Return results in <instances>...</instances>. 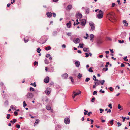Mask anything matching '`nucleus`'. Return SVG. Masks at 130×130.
<instances>
[{
	"mask_svg": "<svg viewBox=\"0 0 130 130\" xmlns=\"http://www.w3.org/2000/svg\"><path fill=\"white\" fill-rule=\"evenodd\" d=\"M107 17L111 21H115L116 20L115 14L113 12H111L107 14Z\"/></svg>",
	"mask_w": 130,
	"mask_h": 130,
	"instance_id": "nucleus-1",
	"label": "nucleus"
},
{
	"mask_svg": "<svg viewBox=\"0 0 130 130\" xmlns=\"http://www.w3.org/2000/svg\"><path fill=\"white\" fill-rule=\"evenodd\" d=\"M103 15V12L101 10H100L97 13L96 17L98 19L102 18Z\"/></svg>",
	"mask_w": 130,
	"mask_h": 130,
	"instance_id": "nucleus-2",
	"label": "nucleus"
},
{
	"mask_svg": "<svg viewBox=\"0 0 130 130\" xmlns=\"http://www.w3.org/2000/svg\"><path fill=\"white\" fill-rule=\"evenodd\" d=\"M89 25L91 28L92 30H94L95 29V24L94 23L92 22H91L89 23Z\"/></svg>",
	"mask_w": 130,
	"mask_h": 130,
	"instance_id": "nucleus-3",
	"label": "nucleus"
},
{
	"mask_svg": "<svg viewBox=\"0 0 130 130\" xmlns=\"http://www.w3.org/2000/svg\"><path fill=\"white\" fill-rule=\"evenodd\" d=\"M33 96L34 95L32 93L30 92H28L26 95V96L28 98L31 99L32 98Z\"/></svg>",
	"mask_w": 130,
	"mask_h": 130,
	"instance_id": "nucleus-4",
	"label": "nucleus"
},
{
	"mask_svg": "<svg viewBox=\"0 0 130 130\" xmlns=\"http://www.w3.org/2000/svg\"><path fill=\"white\" fill-rule=\"evenodd\" d=\"M81 93V92L80 91H79V93H76L75 91H74L73 93V95L72 97L74 99L75 96L77 95L80 94Z\"/></svg>",
	"mask_w": 130,
	"mask_h": 130,
	"instance_id": "nucleus-5",
	"label": "nucleus"
},
{
	"mask_svg": "<svg viewBox=\"0 0 130 130\" xmlns=\"http://www.w3.org/2000/svg\"><path fill=\"white\" fill-rule=\"evenodd\" d=\"M64 122L66 124H69L70 122L69 118L68 117L65 118L64 119Z\"/></svg>",
	"mask_w": 130,
	"mask_h": 130,
	"instance_id": "nucleus-6",
	"label": "nucleus"
},
{
	"mask_svg": "<svg viewBox=\"0 0 130 130\" xmlns=\"http://www.w3.org/2000/svg\"><path fill=\"white\" fill-rule=\"evenodd\" d=\"M82 9H84L85 10V13L86 14H88L89 13V9L87 7H83Z\"/></svg>",
	"mask_w": 130,
	"mask_h": 130,
	"instance_id": "nucleus-7",
	"label": "nucleus"
},
{
	"mask_svg": "<svg viewBox=\"0 0 130 130\" xmlns=\"http://www.w3.org/2000/svg\"><path fill=\"white\" fill-rule=\"evenodd\" d=\"M73 41V42L75 44L79 43L80 41V40L78 38H77L76 39L74 38Z\"/></svg>",
	"mask_w": 130,
	"mask_h": 130,
	"instance_id": "nucleus-8",
	"label": "nucleus"
},
{
	"mask_svg": "<svg viewBox=\"0 0 130 130\" xmlns=\"http://www.w3.org/2000/svg\"><path fill=\"white\" fill-rule=\"evenodd\" d=\"M86 23V20L84 19H82L81 20V25L82 26H84Z\"/></svg>",
	"mask_w": 130,
	"mask_h": 130,
	"instance_id": "nucleus-9",
	"label": "nucleus"
},
{
	"mask_svg": "<svg viewBox=\"0 0 130 130\" xmlns=\"http://www.w3.org/2000/svg\"><path fill=\"white\" fill-rule=\"evenodd\" d=\"M51 90L50 88H47L45 91V93L47 95H49L50 93Z\"/></svg>",
	"mask_w": 130,
	"mask_h": 130,
	"instance_id": "nucleus-10",
	"label": "nucleus"
},
{
	"mask_svg": "<svg viewBox=\"0 0 130 130\" xmlns=\"http://www.w3.org/2000/svg\"><path fill=\"white\" fill-rule=\"evenodd\" d=\"M77 18L78 19L81 18H82V15L81 13H77Z\"/></svg>",
	"mask_w": 130,
	"mask_h": 130,
	"instance_id": "nucleus-11",
	"label": "nucleus"
},
{
	"mask_svg": "<svg viewBox=\"0 0 130 130\" xmlns=\"http://www.w3.org/2000/svg\"><path fill=\"white\" fill-rule=\"evenodd\" d=\"M49 81V78L48 77H47L44 79V81L46 83H48Z\"/></svg>",
	"mask_w": 130,
	"mask_h": 130,
	"instance_id": "nucleus-12",
	"label": "nucleus"
},
{
	"mask_svg": "<svg viewBox=\"0 0 130 130\" xmlns=\"http://www.w3.org/2000/svg\"><path fill=\"white\" fill-rule=\"evenodd\" d=\"M62 76L63 78L66 79H67L68 77V75L66 73L63 74L62 75Z\"/></svg>",
	"mask_w": 130,
	"mask_h": 130,
	"instance_id": "nucleus-13",
	"label": "nucleus"
},
{
	"mask_svg": "<svg viewBox=\"0 0 130 130\" xmlns=\"http://www.w3.org/2000/svg\"><path fill=\"white\" fill-rule=\"evenodd\" d=\"M46 14L48 17L49 18L51 17L52 15V13L51 12H47L46 13Z\"/></svg>",
	"mask_w": 130,
	"mask_h": 130,
	"instance_id": "nucleus-14",
	"label": "nucleus"
},
{
	"mask_svg": "<svg viewBox=\"0 0 130 130\" xmlns=\"http://www.w3.org/2000/svg\"><path fill=\"white\" fill-rule=\"evenodd\" d=\"M72 8V5H69L67 6L66 10H70Z\"/></svg>",
	"mask_w": 130,
	"mask_h": 130,
	"instance_id": "nucleus-15",
	"label": "nucleus"
},
{
	"mask_svg": "<svg viewBox=\"0 0 130 130\" xmlns=\"http://www.w3.org/2000/svg\"><path fill=\"white\" fill-rule=\"evenodd\" d=\"M123 23L125 26H128V23L126 20H123Z\"/></svg>",
	"mask_w": 130,
	"mask_h": 130,
	"instance_id": "nucleus-16",
	"label": "nucleus"
},
{
	"mask_svg": "<svg viewBox=\"0 0 130 130\" xmlns=\"http://www.w3.org/2000/svg\"><path fill=\"white\" fill-rule=\"evenodd\" d=\"M76 66L77 67H79L80 65V62L79 61H77L75 63Z\"/></svg>",
	"mask_w": 130,
	"mask_h": 130,
	"instance_id": "nucleus-17",
	"label": "nucleus"
},
{
	"mask_svg": "<svg viewBox=\"0 0 130 130\" xmlns=\"http://www.w3.org/2000/svg\"><path fill=\"white\" fill-rule=\"evenodd\" d=\"M126 35L125 32H122L121 33V37L123 38L125 37Z\"/></svg>",
	"mask_w": 130,
	"mask_h": 130,
	"instance_id": "nucleus-18",
	"label": "nucleus"
},
{
	"mask_svg": "<svg viewBox=\"0 0 130 130\" xmlns=\"http://www.w3.org/2000/svg\"><path fill=\"white\" fill-rule=\"evenodd\" d=\"M83 50L84 52H88L89 51V48H86V47H84L83 48Z\"/></svg>",
	"mask_w": 130,
	"mask_h": 130,
	"instance_id": "nucleus-19",
	"label": "nucleus"
},
{
	"mask_svg": "<svg viewBox=\"0 0 130 130\" xmlns=\"http://www.w3.org/2000/svg\"><path fill=\"white\" fill-rule=\"evenodd\" d=\"M94 36V35L93 34H90V40L91 41H92L93 40Z\"/></svg>",
	"mask_w": 130,
	"mask_h": 130,
	"instance_id": "nucleus-20",
	"label": "nucleus"
},
{
	"mask_svg": "<svg viewBox=\"0 0 130 130\" xmlns=\"http://www.w3.org/2000/svg\"><path fill=\"white\" fill-rule=\"evenodd\" d=\"M71 24V22L70 21L68 23H67V24L66 25H67V26L68 27L70 28V27Z\"/></svg>",
	"mask_w": 130,
	"mask_h": 130,
	"instance_id": "nucleus-21",
	"label": "nucleus"
},
{
	"mask_svg": "<svg viewBox=\"0 0 130 130\" xmlns=\"http://www.w3.org/2000/svg\"><path fill=\"white\" fill-rule=\"evenodd\" d=\"M43 100L45 102H47L48 101V98L47 97H45L43 99Z\"/></svg>",
	"mask_w": 130,
	"mask_h": 130,
	"instance_id": "nucleus-22",
	"label": "nucleus"
},
{
	"mask_svg": "<svg viewBox=\"0 0 130 130\" xmlns=\"http://www.w3.org/2000/svg\"><path fill=\"white\" fill-rule=\"evenodd\" d=\"M17 121V120L15 119H14L13 120V121H10V122L13 123V124L15 123Z\"/></svg>",
	"mask_w": 130,
	"mask_h": 130,
	"instance_id": "nucleus-23",
	"label": "nucleus"
},
{
	"mask_svg": "<svg viewBox=\"0 0 130 130\" xmlns=\"http://www.w3.org/2000/svg\"><path fill=\"white\" fill-rule=\"evenodd\" d=\"M92 68V67H91L88 70L90 72H93Z\"/></svg>",
	"mask_w": 130,
	"mask_h": 130,
	"instance_id": "nucleus-24",
	"label": "nucleus"
},
{
	"mask_svg": "<svg viewBox=\"0 0 130 130\" xmlns=\"http://www.w3.org/2000/svg\"><path fill=\"white\" fill-rule=\"evenodd\" d=\"M39 122V120L38 119H37L34 123V125H36V124H38Z\"/></svg>",
	"mask_w": 130,
	"mask_h": 130,
	"instance_id": "nucleus-25",
	"label": "nucleus"
},
{
	"mask_svg": "<svg viewBox=\"0 0 130 130\" xmlns=\"http://www.w3.org/2000/svg\"><path fill=\"white\" fill-rule=\"evenodd\" d=\"M45 48L46 50H48L51 49V47L50 46H48L47 47H45Z\"/></svg>",
	"mask_w": 130,
	"mask_h": 130,
	"instance_id": "nucleus-26",
	"label": "nucleus"
},
{
	"mask_svg": "<svg viewBox=\"0 0 130 130\" xmlns=\"http://www.w3.org/2000/svg\"><path fill=\"white\" fill-rule=\"evenodd\" d=\"M45 62L46 64H48L49 63L48 60L46 59H45Z\"/></svg>",
	"mask_w": 130,
	"mask_h": 130,
	"instance_id": "nucleus-27",
	"label": "nucleus"
},
{
	"mask_svg": "<svg viewBox=\"0 0 130 130\" xmlns=\"http://www.w3.org/2000/svg\"><path fill=\"white\" fill-rule=\"evenodd\" d=\"M105 81L104 80H103L101 81H99V82L101 83V84L102 85H103L104 83L105 82Z\"/></svg>",
	"mask_w": 130,
	"mask_h": 130,
	"instance_id": "nucleus-28",
	"label": "nucleus"
},
{
	"mask_svg": "<svg viewBox=\"0 0 130 130\" xmlns=\"http://www.w3.org/2000/svg\"><path fill=\"white\" fill-rule=\"evenodd\" d=\"M118 42L119 43H123L124 42V40H118Z\"/></svg>",
	"mask_w": 130,
	"mask_h": 130,
	"instance_id": "nucleus-29",
	"label": "nucleus"
},
{
	"mask_svg": "<svg viewBox=\"0 0 130 130\" xmlns=\"http://www.w3.org/2000/svg\"><path fill=\"white\" fill-rule=\"evenodd\" d=\"M23 107L24 108L25 107L27 106V104L25 102V101H24L23 102Z\"/></svg>",
	"mask_w": 130,
	"mask_h": 130,
	"instance_id": "nucleus-30",
	"label": "nucleus"
},
{
	"mask_svg": "<svg viewBox=\"0 0 130 130\" xmlns=\"http://www.w3.org/2000/svg\"><path fill=\"white\" fill-rule=\"evenodd\" d=\"M82 76V74L80 73H79L77 77L78 78L80 79L81 77Z\"/></svg>",
	"mask_w": 130,
	"mask_h": 130,
	"instance_id": "nucleus-31",
	"label": "nucleus"
},
{
	"mask_svg": "<svg viewBox=\"0 0 130 130\" xmlns=\"http://www.w3.org/2000/svg\"><path fill=\"white\" fill-rule=\"evenodd\" d=\"M46 108V109L48 110H50L51 109V107L49 106H47Z\"/></svg>",
	"mask_w": 130,
	"mask_h": 130,
	"instance_id": "nucleus-32",
	"label": "nucleus"
},
{
	"mask_svg": "<svg viewBox=\"0 0 130 130\" xmlns=\"http://www.w3.org/2000/svg\"><path fill=\"white\" fill-rule=\"evenodd\" d=\"M113 121H114V120L113 119H112V120L110 121H109L110 123V124H111L112 125L113 124Z\"/></svg>",
	"mask_w": 130,
	"mask_h": 130,
	"instance_id": "nucleus-33",
	"label": "nucleus"
},
{
	"mask_svg": "<svg viewBox=\"0 0 130 130\" xmlns=\"http://www.w3.org/2000/svg\"><path fill=\"white\" fill-rule=\"evenodd\" d=\"M41 51V50L39 48H38L37 50V51L38 53H39Z\"/></svg>",
	"mask_w": 130,
	"mask_h": 130,
	"instance_id": "nucleus-34",
	"label": "nucleus"
},
{
	"mask_svg": "<svg viewBox=\"0 0 130 130\" xmlns=\"http://www.w3.org/2000/svg\"><path fill=\"white\" fill-rule=\"evenodd\" d=\"M30 90L31 91H34V89L33 88L31 87L30 88Z\"/></svg>",
	"mask_w": 130,
	"mask_h": 130,
	"instance_id": "nucleus-35",
	"label": "nucleus"
},
{
	"mask_svg": "<svg viewBox=\"0 0 130 130\" xmlns=\"http://www.w3.org/2000/svg\"><path fill=\"white\" fill-rule=\"evenodd\" d=\"M83 44H79V45L81 48H82L83 47Z\"/></svg>",
	"mask_w": 130,
	"mask_h": 130,
	"instance_id": "nucleus-36",
	"label": "nucleus"
},
{
	"mask_svg": "<svg viewBox=\"0 0 130 130\" xmlns=\"http://www.w3.org/2000/svg\"><path fill=\"white\" fill-rule=\"evenodd\" d=\"M70 79H71V82H73L74 81V80L73 79L72 77H69Z\"/></svg>",
	"mask_w": 130,
	"mask_h": 130,
	"instance_id": "nucleus-37",
	"label": "nucleus"
},
{
	"mask_svg": "<svg viewBox=\"0 0 130 130\" xmlns=\"http://www.w3.org/2000/svg\"><path fill=\"white\" fill-rule=\"evenodd\" d=\"M10 115L9 114H8L7 115V116L6 117V118L7 119H9L10 118Z\"/></svg>",
	"mask_w": 130,
	"mask_h": 130,
	"instance_id": "nucleus-38",
	"label": "nucleus"
},
{
	"mask_svg": "<svg viewBox=\"0 0 130 130\" xmlns=\"http://www.w3.org/2000/svg\"><path fill=\"white\" fill-rule=\"evenodd\" d=\"M127 57L126 56L124 58V60L126 61H128V60L127 59Z\"/></svg>",
	"mask_w": 130,
	"mask_h": 130,
	"instance_id": "nucleus-39",
	"label": "nucleus"
},
{
	"mask_svg": "<svg viewBox=\"0 0 130 130\" xmlns=\"http://www.w3.org/2000/svg\"><path fill=\"white\" fill-rule=\"evenodd\" d=\"M90 80V78H87L85 80V81L86 82H88Z\"/></svg>",
	"mask_w": 130,
	"mask_h": 130,
	"instance_id": "nucleus-40",
	"label": "nucleus"
},
{
	"mask_svg": "<svg viewBox=\"0 0 130 130\" xmlns=\"http://www.w3.org/2000/svg\"><path fill=\"white\" fill-rule=\"evenodd\" d=\"M108 70V68L107 67L106 68H103V70H105V71H107Z\"/></svg>",
	"mask_w": 130,
	"mask_h": 130,
	"instance_id": "nucleus-41",
	"label": "nucleus"
},
{
	"mask_svg": "<svg viewBox=\"0 0 130 130\" xmlns=\"http://www.w3.org/2000/svg\"><path fill=\"white\" fill-rule=\"evenodd\" d=\"M95 97H93L91 100V101L92 102H94L95 100Z\"/></svg>",
	"mask_w": 130,
	"mask_h": 130,
	"instance_id": "nucleus-42",
	"label": "nucleus"
},
{
	"mask_svg": "<svg viewBox=\"0 0 130 130\" xmlns=\"http://www.w3.org/2000/svg\"><path fill=\"white\" fill-rule=\"evenodd\" d=\"M36 65H38V62H37L35 61L34 63V65L35 66Z\"/></svg>",
	"mask_w": 130,
	"mask_h": 130,
	"instance_id": "nucleus-43",
	"label": "nucleus"
},
{
	"mask_svg": "<svg viewBox=\"0 0 130 130\" xmlns=\"http://www.w3.org/2000/svg\"><path fill=\"white\" fill-rule=\"evenodd\" d=\"M99 92H102V93H104L105 92V91L104 90H103L102 89H101L99 91Z\"/></svg>",
	"mask_w": 130,
	"mask_h": 130,
	"instance_id": "nucleus-44",
	"label": "nucleus"
},
{
	"mask_svg": "<svg viewBox=\"0 0 130 130\" xmlns=\"http://www.w3.org/2000/svg\"><path fill=\"white\" fill-rule=\"evenodd\" d=\"M99 110L100 111V112L101 113L103 112L104 111V110L103 109H102L101 108H100L99 109Z\"/></svg>",
	"mask_w": 130,
	"mask_h": 130,
	"instance_id": "nucleus-45",
	"label": "nucleus"
},
{
	"mask_svg": "<svg viewBox=\"0 0 130 130\" xmlns=\"http://www.w3.org/2000/svg\"><path fill=\"white\" fill-rule=\"evenodd\" d=\"M117 124L118 125V127H119L122 124L120 123L119 122H118L117 123Z\"/></svg>",
	"mask_w": 130,
	"mask_h": 130,
	"instance_id": "nucleus-46",
	"label": "nucleus"
},
{
	"mask_svg": "<svg viewBox=\"0 0 130 130\" xmlns=\"http://www.w3.org/2000/svg\"><path fill=\"white\" fill-rule=\"evenodd\" d=\"M108 107H109L110 109L112 108V104L111 103L109 104L108 105Z\"/></svg>",
	"mask_w": 130,
	"mask_h": 130,
	"instance_id": "nucleus-47",
	"label": "nucleus"
},
{
	"mask_svg": "<svg viewBox=\"0 0 130 130\" xmlns=\"http://www.w3.org/2000/svg\"><path fill=\"white\" fill-rule=\"evenodd\" d=\"M67 35L68 36H70L71 35V32H68L67 33Z\"/></svg>",
	"mask_w": 130,
	"mask_h": 130,
	"instance_id": "nucleus-48",
	"label": "nucleus"
},
{
	"mask_svg": "<svg viewBox=\"0 0 130 130\" xmlns=\"http://www.w3.org/2000/svg\"><path fill=\"white\" fill-rule=\"evenodd\" d=\"M11 108L13 109H15V108L13 105H12L11 106Z\"/></svg>",
	"mask_w": 130,
	"mask_h": 130,
	"instance_id": "nucleus-49",
	"label": "nucleus"
},
{
	"mask_svg": "<svg viewBox=\"0 0 130 130\" xmlns=\"http://www.w3.org/2000/svg\"><path fill=\"white\" fill-rule=\"evenodd\" d=\"M85 55H86L85 57H88L89 56V54H88V53H85Z\"/></svg>",
	"mask_w": 130,
	"mask_h": 130,
	"instance_id": "nucleus-50",
	"label": "nucleus"
},
{
	"mask_svg": "<svg viewBox=\"0 0 130 130\" xmlns=\"http://www.w3.org/2000/svg\"><path fill=\"white\" fill-rule=\"evenodd\" d=\"M118 109H120L121 108V106L120 104H119L118 105Z\"/></svg>",
	"mask_w": 130,
	"mask_h": 130,
	"instance_id": "nucleus-51",
	"label": "nucleus"
},
{
	"mask_svg": "<svg viewBox=\"0 0 130 130\" xmlns=\"http://www.w3.org/2000/svg\"><path fill=\"white\" fill-rule=\"evenodd\" d=\"M108 89L110 90V91H113V88L112 87H110L108 88Z\"/></svg>",
	"mask_w": 130,
	"mask_h": 130,
	"instance_id": "nucleus-52",
	"label": "nucleus"
},
{
	"mask_svg": "<svg viewBox=\"0 0 130 130\" xmlns=\"http://www.w3.org/2000/svg\"><path fill=\"white\" fill-rule=\"evenodd\" d=\"M97 92L96 91H94V92H93V95L96 94V95H97Z\"/></svg>",
	"mask_w": 130,
	"mask_h": 130,
	"instance_id": "nucleus-53",
	"label": "nucleus"
},
{
	"mask_svg": "<svg viewBox=\"0 0 130 130\" xmlns=\"http://www.w3.org/2000/svg\"><path fill=\"white\" fill-rule=\"evenodd\" d=\"M94 83H95V85L96 86H98L100 84L99 82H94Z\"/></svg>",
	"mask_w": 130,
	"mask_h": 130,
	"instance_id": "nucleus-54",
	"label": "nucleus"
},
{
	"mask_svg": "<svg viewBox=\"0 0 130 130\" xmlns=\"http://www.w3.org/2000/svg\"><path fill=\"white\" fill-rule=\"evenodd\" d=\"M29 40L28 39H26V40L25 39V38H24V41L25 43L27 42Z\"/></svg>",
	"mask_w": 130,
	"mask_h": 130,
	"instance_id": "nucleus-55",
	"label": "nucleus"
},
{
	"mask_svg": "<svg viewBox=\"0 0 130 130\" xmlns=\"http://www.w3.org/2000/svg\"><path fill=\"white\" fill-rule=\"evenodd\" d=\"M111 112V110L110 109H109L107 111V113H110Z\"/></svg>",
	"mask_w": 130,
	"mask_h": 130,
	"instance_id": "nucleus-56",
	"label": "nucleus"
},
{
	"mask_svg": "<svg viewBox=\"0 0 130 130\" xmlns=\"http://www.w3.org/2000/svg\"><path fill=\"white\" fill-rule=\"evenodd\" d=\"M20 125L18 124H17L16 125V127L18 128H20Z\"/></svg>",
	"mask_w": 130,
	"mask_h": 130,
	"instance_id": "nucleus-57",
	"label": "nucleus"
},
{
	"mask_svg": "<svg viewBox=\"0 0 130 130\" xmlns=\"http://www.w3.org/2000/svg\"><path fill=\"white\" fill-rule=\"evenodd\" d=\"M53 16L54 17H55L56 16V14L54 13H53Z\"/></svg>",
	"mask_w": 130,
	"mask_h": 130,
	"instance_id": "nucleus-58",
	"label": "nucleus"
},
{
	"mask_svg": "<svg viewBox=\"0 0 130 130\" xmlns=\"http://www.w3.org/2000/svg\"><path fill=\"white\" fill-rule=\"evenodd\" d=\"M62 46L63 48H65L66 47V46L64 44L62 45Z\"/></svg>",
	"mask_w": 130,
	"mask_h": 130,
	"instance_id": "nucleus-59",
	"label": "nucleus"
},
{
	"mask_svg": "<svg viewBox=\"0 0 130 130\" xmlns=\"http://www.w3.org/2000/svg\"><path fill=\"white\" fill-rule=\"evenodd\" d=\"M50 56V55L49 54H47L46 55V57L47 58L49 57Z\"/></svg>",
	"mask_w": 130,
	"mask_h": 130,
	"instance_id": "nucleus-60",
	"label": "nucleus"
},
{
	"mask_svg": "<svg viewBox=\"0 0 130 130\" xmlns=\"http://www.w3.org/2000/svg\"><path fill=\"white\" fill-rule=\"evenodd\" d=\"M98 43L99 44H101L102 43V42L100 40H99L98 42Z\"/></svg>",
	"mask_w": 130,
	"mask_h": 130,
	"instance_id": "nucleus-61",
	"label": "nucleus"
},
{
	"mask_svg": "<svg viewBox=\"0 0 130 130\" xmlns=\"http://www.w3.org/2000/svg\"><path fill=\"white\" fill-rule=\"evenodd\" d=\"M90 120L91 122V124H92L93 123L94 121L92 119H90Z\"/></svg>",
	"mask_w": 130,
	"mask_h": 130,
	"instance_id": "nucleus-62",
	"label": "nucleus"
},
{
	"mask_svg": "<svg viewBox=\"0 0 130 130\" xmlns=\"http://www.w3.org/2000/svg\"><path fill=\"white\" fill-rule=\"evenodd\" d=\"M92 112H89L88 113V116H89L90 114H92Z\"/></svg>",
	"mask_w": 130,
	"mask_h": 130,
	"instance_id": "nucleus-63",
	"label": "nucleus"
},
{
	"mask_svg": "<svg viewBox=\"0 0 130 130\" xmlns=\"http://www.w3.org/2000/svg\"><path fill=\"white\" fill-rule=\"evenodd\" d=\"M105 53L107 54H109V51H105Z\"/></svg>",
	"mask_w": 130,
	"mask_h": 130,
	"instance_id": "nucleus-64",
	"label": "nucleus"
}]
</instances>
